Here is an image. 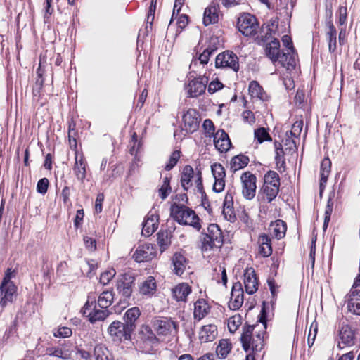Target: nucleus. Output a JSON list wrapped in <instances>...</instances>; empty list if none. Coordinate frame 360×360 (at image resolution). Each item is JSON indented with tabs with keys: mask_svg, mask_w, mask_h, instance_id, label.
<instances>
[{
	"mask_svg": "<svg viewBox=\"0 0 360 360\" xmlns=\"http://www.w3.org/2000/svg\"><path fill=\"white\" fill-rule=\"evenodd\" d=\"M248 91L250 95L252 98H259L262 101H264L266 98V95L263 88L257 81H252L250 82Z\"/></svg>",
	"mask_w": 360,
	"mask_h": 360,
	"instance_id": "4c0bfd02",
	"label": "nucleus"
},
{
	"mask_svg": "<svg viewBox=\"0 0 360 360\" xmlns=\"http://www.w3.org/2000/svg\"><path fill=\"white\" fill-rule=\"evenodd\" d=\"M217 242L213 241L212 238L207 236L205 234L202 239V251H207L213 248H217Z\"/></svg>",
	"mask_w": 360,
	"mask_h": 360,
	"instance_id": "4d7b16f0",
	"label": "nucleus"
},
{
	"mask_svg": "<svg viewBox=\"0 0 360 360\" xmlns=\"http://www.w3.org/2000/svg\"><path fill=\"white\" fill-rule=\"evenodd\" d=\"M250 162L248 156L239 154L232 158L230 162V167L232 172H235L246 167Z\"/></svg>",
	"mask_w": 360,
	"mask_h": 360,
	"instance_id": "473e14b6",
	"label": "nucleus"
},
{
	"mask_svg": "<svg viewBox=\"0 0 360 360\" xmlns=\"http://www.w3.org/2000/svg\"><path fill=\"white\" fill-rule=\"evenodd\" d=\"M191 291V287L186 283H179L172 290L173 298L178 302H186Z\"/></svg>",
	"mask_w": 360,
	"mask_h": 360,
	"instance_id": "b1692460",
	"label": "nucleus"
},
{
	"mask_svg": "<svg viewBox=\"0 0 360 360\" xmlns=\"http://www.w3.org/2000/svg\"><path fill=\"white\" fill-rule=\"evenodd\" d=\"M211 170L214 179H224L226 176L225 169L220 163H214Z\"/></svg>",
	"mask_w": 360,
	"mask_h": 360,
	"instance_id": "09e8293b",
	"label": "nucleus"
},
{
	"mask_svg": "<svg viewBox=\"0 0 360 360\" xmlns=\"http://www.w3.org/2000/svg\"><path fill=\"white\" fill-rule=\"evenodd\" d=\"M207 236H209L212 239L213 241L217 242V248H219L222 245L223 243V236L222 232L220 230L218 225L215 224H210L207 227V233H205Z\"/></svg>",
	"mask_w": 360,
	"mask_h": 360,
	"instance_id": "2f4dec72",
	"label": "nucleus"
},
{
	"mask_svg": "<svg viewBox=\"0 0 360 360\" xmlns=\"http://www.w3.org/2000/svg\"><path fill=\"white\" fill-rule=\"evenodd\" d=\"M339 338L338 347L340 349L352 346L354 344L355 339L354 330L348 325L342 326L339 330Z\"/></svg>",
	"mask_w": 360,
	"mask_h": 360,
	"instance_id": "ddd939ff",
	"label": "nucleus"
},
{
	"mask_svg": "<svg viewBox=\"0 0 360 360\" xmlns=\"http://www.w3.org/2000/svg\"><path fill=\"white\" fill-rule=\"evenodd\" d=\"M72 329L66 326H60L53 330V335L56 338H66L72 335Z\"/></svg>",
	"mask_w": 360,
	"mask_h": 360,
	"instance_id": "49530a36",
	"label": "nucleus"
},
{
	"mask_svg": "<svg viewBox=\"0 0 360 360\" xmlns=\"http://www.w3.org/2000/svg\"><path fill=\"white\" fill-rule=\"evenodd\" d=\"M116 271L114 269H110L101 274L100 282L103 285H107L114 278Z\"/></svg>",
	"mask_w": 360,
	"mask_h": 360,
	"instance_id": "603ef678",
	"label": "nucleus"
},
{
	"mask_svg": "<svg viewBox=\"0 0 360 360\" xmlns=\"http://www.w3.org/2000/svg\"><path fill=\"white\" fill-rule=\"evenodd\" d=\"M15 270H12L10 268L7 269L1 283H13V282L11 281V278L15 277Z\"/></svg>",
	"mask_w": 360,
	"mask_h": 360,
	"instance_id": "338daca9",
	"label": "nucleus"
},
{
	"mask_svg": "<svg viewBox=\"0 0 360 360\" xmlns=\"http://www.w3.org/2000/svg\"><path fill=\"white\" fill-rule=\"evenodd\" d=\"M170 179L169 177H165L163 183L159 189V195L162 200H165L169 193L171 192V187L169 185Z\"/></svg>",
	"mask_w": 360,
	"mask_h": 360,
	"instance_id": "8fccbe9b",
	"label": "nucleus"
},
{
	"mask_svg": "<svg viewBox=\"0 0 360 360\" xmlns=\"http://www.w3.org/2000/svg\"><path fill=\"white\" fill-rule=\"evenodd\" d=\"M278 59L276 63L285 68L287 70H292L296 65L295 52L292 53L290 51L282 52Z\"/></svg>",
	"mask_w": 360,
	"mask_h": 360,
	"instance_id": "a878e982",
	"label": "nucleus"
},
{
	"mask_svg": "<svg viewBox=\"0 0 360 360\" xmlns=\"http://www.w3.org/2000/svg\"><path fill=\"white\" fill-rule=\"evenodd\" d=\"M225 180L224 179H214V184L213 185V191L216 193H220L224 189Z\"/></svg>",
	"mask_w": 360,
	"mask_h": 360,
	"instance_id": "e2e57ef3",
	"label": "nucleus"
},
{
	"mask_svg": "<svg viewBox=\"0 0 360 360\" xmlns=\"http://www.w3.org/2000/svg\"><path fill=\"white\" fill-rule=\"evenodd\" d=\"M210 311V307L208 303L205 300H198L194 304V319L200 321L205 317Z\"/></svg>",
	"mask_w": 360,
	"mask_h": 360,
	"instance_id": "bb28decb",
	"label": "nucleus"
},
{
	"mask_svg": "<svg viewBox=\"0 0 360 360\" xmlns=\"http://www.w3.org/2000/svg\"><path fill=\"white\" fill-rule=\"evenodd\" d=\"M218 335L217 328L214 324L203 326L199 332V340L201 342H212Z\"/></svg>",
	"mask_w": 360,
	"mask_h": 360,
	"instance_id": "5701e85b",
	"label": "nucleus"
},
{
	"mask_svg": "<svg viewBox=\"0 0 360 360\" xmlns=\"http://www.w3.org/2000/svg\"><path fill=\"white\" fill-rule=\"evenodd\" d=\"M274 145L276 150L275 160L277 168L280 172H284L285 170V162L283 158L284 153L282 145L278 142H275Z\"/></svg>",
	"mask_w": 360,
	"mask_h": 360,
	"instance_id": "ea45409f",
	"label": "nucleus"
},
{
	"mask_svg": "<svg viewBox=\"0 0 360 360\" xmlns=\"http://www.w3.org/2000/svg\"><path fill=\"white\" fill-rule=\"evenodd\" d=\"M133 331L131 324H127L120 321H114L108 328V333L111 339L117 342L131 340Z\"/></svg>",
	"mask_w": 360,
	"mask_h": 360,
	"instance_id": "7ed1b4c3",
	"label": "nucleus"
},
{
	"mask_svg": "<svg viewBox=\"0 0 360 360\" xmlns=\"http://www.w3.org/2000/svg\"><path fill=\"white\" fill-rule=\"evenodd\" d=\"M243 119L245 122L252 124L255 122V117L253 112L250 110H245L242 114Z\"/></svg>",
	"mask_w": 360,
	"mask_h": 360,
	"instance_id": "774afa93",
	"label": "nucleus"
},
{
	"mask_svg": "<svg viewBox=\"0 0 360 360\" xmlns=\"http://www.w3.org/2000/svg\"><path fill=\"white\" fill-rule=\"evenodd\" d=\"M303 128V120L302 119L296 120L290 131L291 137L299 138Z\"/></svg>",
	"mask_w": 360,
	"mask_h": 360,
	"instance_id": "3c124183",
	"label": "nucleus"
},
{
	"mask_svg": "<svg viewBox=\"0 0 360 360\" xmlns=\"http://www.w3.org/2000/svg\"><path fill=\"white\" fill-rule=\"evenodd\" d=\"M202 78H194L191 80L188 84L187 90L190 96L197 97L205 92L206 89L205 83Z\"/></svg>",
	"mask_w": 360,
	"mask_h": 360,
	"instance_id": "aec40b11",
	"label": "nucleus"
},
{
	"mask_svg": "<svg viewBox=\"0 0 360 360\" xmlns=\"http://www.w3.org/2000/svg\"><path fill=\"white\" fill-rule=\"evenodd\" d=\"M269 186L280 187V177L277 172L274 171H269L264 176V185Z\"/></svg>",
	"mask_w": 360,
	"mask_h": 360,
	"instance_id": "a19ab883",
	"label": "nucleus"
},
{
	"mask_svg": "<svg viewBox=\"0 0 360 360\" xmlns=\"http://www.w3.org/2000/svg\"><path fill=\"white\" fill-rule=\"evenodd\" d=\"M180 157L181 152L179 150L174 151L169 158V162L165 167V170H171L176 165Z\"/></svg>",
	"mask_w": 360,
	"mask_h": 360,
	"instance_id": "864d4df0",
	"label": "nucleus"
},
{
	"mask_svg": "<svg viewBox=\"0 0 360 360\" xmlns=\"http://www.w3.org/2000/svg\"><path fill=\"white\" fill-rule=\"evenodd\" d=\"M222 214L224 218L231 222L236 220V214L233 208H223Z\"/></svg>",
	"mask_w": 360,
	"mask_h": 360,
	"instance_id": "680f3d73",
	"label": "nucleus"
},
{
	"mask_svg": "<svg viewBox=\"0 0 360 360\" xmlns=\"http://www.w3.org/2000/svg\"><path fill=\"white\" fill-rule=\"evenodd\" d=\"M153 328L159 335H174L179 329L178 323L171 318H162L153 322Z\"/></svg>",
	"mask_w": 360,
	"mask_h": 360,
	"instance_id": "6e6552de",
	"label": "nucleus"
},
{
	"mask_svg": "<svg viewBox=\"0 0 360 360\" xmlns=\"http://www.w3.org/2000/svg\"><path fill=\"white\" fill-rule=\"evenodd\" d=\"M255 139L258 143H262L264 141H271V138L267 130L264 127H260L255 130Z\"/></svg>",
	"mask_w": 360,
	"mask_h": 360,
	"instance_id": "a18cd8bd",
	"label": "nucleus"
},
{
	"mask_svg": "<svg viewBox=\"0 0 360 360\" xmlns=\"http://www.w3.org/2000/svg\"><path fill=\"white\" fill-rule=\"evenodd\" d=\"M202 127L205 132V136L207 137L214 136L215 133V128L213 122L210 119H206L202 124Z\"/></svg>",
	"mask_w": 360,
	"mask_h": 360,
	"instance_id": "5fc2aeb1",
	"label": "nucleus"
},
{
	"mask_svg": "<svg viewBox=\"0 0 360 360\" xmlns=\"http://www.w3.org/2000/svg\"><path fill=\"white\" fill-rule=\"evenodd\" d=\"M170 214L179 224L191 226L198 231L201 229L198 216L193 210L184 205L173 204L170 208Z\"/></svg>",
	"mask_w": 360,
	"mask_h": 360,
	"instance_id": "f03ea898",
	"label": "nucleus"
},
{
	"mask_svg": "<svg viewBox=\"0 0 360 360\" xmlns=\"http://www.w3.org/2000/svg\"><path fill=\"white\" fill-rule=\"evenodd\" d=\"M232 349V345L229 340L222 339L219 342L216 348V354L219 359L226 358Z\"/></svg>",
	"mask_w": 360,
	"mask_h": 360,
	"instance_id": "c9c22d12",
	"label": "nucleus"
},
{
	"mask_svg": "<svg viewBox=\"0 0 360 360\" xmlns=\"http://www.w3.org/2000/svg\"><path fill=\"white\" fill-rule=\"evenodd\" d=\"M223 84L219 81H212L208 86V92L210 94H214L217 91L222 89Z\"/></svg>",
	"mask_w": 360,
	"mask_h": 360,
	"instance_id": "69168bd1",
	"label": "nucleus"
},
{
	"mask_svg": "<svg viewBox=\"0 0 360 360\" xmlns=\"http://www.w3.org/2000/svg\"><path fill=\"white\" fill-rule=\"evenodd\" d=\"M193 183L195 184L198 191L202 193L203 186L201 172L198 171L195 172L191 166L186 165L184 167L181 176V186L185 191H188L193 186Z\"/></svg>",
	"mask_w": 360,
	"mask_h": 360,
	"instance_id": "20e7f679",
	"label": "nucleus"
},
{
	"mask_svg": "<svg viewBox=\"0 0 360 360\" xmlns=\"http://www.w3.org/2000/svg\"><path fill=\"white\" fill-rule=\"evenodd\" d=\"M155 256V248L149 243L139 245L133 255L134 260L137 262L151 260Z\"/></svg>",
	"mask_w": 360,
	"mask_h": 360,
	"instance_id": "f8f14e48",
	"label": "nucleus"
},
{
	"mask_svg": "<svg viewBox=\"0 0 360 360\" xmlns=\"http://www.w3.org/2000/svg\"><path fill=\"white\" fill-rule=\"evenodd\" d=\"M86 162L83 155H79L77 153L75 155V162L72 168L73 173L77 179L83 182L86 178Z\"/></svg>",
	"mask_w": 360,
	"mask_h": 360,
	"instance_id": "412c9836",
	"label": "nucleus"
},
{
	"mask_svg": "<svg viewBox=\"0 0 360 360\" xmlns=\"http://www.w3.org/2000/svg\"><path fill=\"white\" fill-rule=\"evenodd\" d=\"M214 144L215 148L220 152H227L231 143L228 134L224 130H218L214 136Z\"/></svg>",
	"mask_w": 360,
	"mask_h": 360,
	"instance_id": "f3484780",
	"label": "nucleus"
},
{
	"mask_svg": "<svg viewBox=\"0 0 360 360\" xmlns=\"http://www.w3.org/2000/svg\"><path fill=\"white\" fill-rule=\"evenodd\" d=\"M173 271L175 274L181 276L184 274L187 266V260L181 253L176 252L172 257Z\"/></svg>",
	"mask_w": 360,
	"mask_h": 360,
	"instance_id": "cd10ccee",
	"label": "nucleus"
},
{
	"mask_svg": "<svg viewBox=\"0 0 360 360\" xmlns=\"http://www.w3.org/2000/svg\"><path fill=\"white\" fill-rule=\"evenodd\" d=\"M338 23L340 26L345 25L347 18V8L346 6H340L337 12Z\"/></svg>",
	"mask_w": 360,
	"mask_h": 360,
	"instance_id": "6e6d98bb",
	"label": "nucleus"
},
{
	"mask_svg": "<svg viewBox=\"0 0 360 360\" xmlns=\"http://www.w3.org/2000/svg\"><path fill=\"white\" fill-rule=\"evenodd\" d=\"M84 316L89 318L91 323L103 321L109 316L108 310L97 309L95 296H89L86 302L82 309Z\"/></svg>",
	"mask_w": 360,
	"mask_h": 360,
	"instance_id": "39448f33",
	"label": "nucleus"
},
{
	"mask_svg": "<svg viewBox=\"0 0 360 360\" xmlns=\"http://www.w3.org/2000/svg\"><path fill=\"white\" fill-rule=\"evenodd\" d=\"M259 253L264 257H269L272 253L271 240L266 234L260 235L258 238Z\"/></svg>",
	"mask_w": 360,
	"mask_h": 360,
	"instance_id": "c756f323",
	"label": "nucleus"
},
{
	"mask_svg": "<svg viewBox=\"0 0 360 360\" xmlns=\"http://www.w3.org/2000/svg\"><path fill=\"white\" fill-rule=\"evenodd\" d=\"M219 10V6L215 4H210L205 9L203 15V24L205 26L214 24L218 22Z\"/></svg>",
	"mask_w": 360,
	"mask_h": 360,
	"instance_id": "4be33fe9",
	"label": "nucleus"
},
{
	"mask_svg": "<svg viewBox=\"0 0 360 360\" xmlns=\"http://www.w3.org/2000/svg\"><path fill=\"white\" fill-rule=\"evenodd\" d=\"M347 309L356 315H360V290L351 289L347 295Z\"/></svg>",
	"mask_w": 360,
	"mask_h": 360,
	"instance_id": "a211bd4d",
	"label": "nucleus"
},
{
	"mask_svg": "<svg viewBox=\"0 0 360 360\" xmlns=\"http://www.w3.org/2000/svg\"><path fill=\"white\" fill-rule=\"evenodd\" d=\"M215 67L217 68H227L238 72L239 70L238 58L232 51H224L216 57Z\"/></svg>",
	"mask_w": 360,
	"mask_h": 360,
	"instance_id": "0eeeda50",
	"label": "nucleus"
},
{
	"mask_svg": "<svg viewBox=\"0 0 360 360\" xmlns=\"http://www.w3.org/2000/svg\"><path fill=\"white\" fill-rule=\"evenodd\" d=\"M266 328V323L243 326L240 341L246 352L258 353L262 351L264 346Z\"/></svg>",
	"mask_w": 360,
	"mask_h": 360,
	"instance_id": "f257e3e1",
	"label": "nucleus"
},
{
	"mask_svg": "<svg viewBox=\"0 0 360 360\" xmlns=\"http://www.w3.org/2000/svg\"><path fill=\"white\" fill-rule=\"evenodd\" d=\"M158 244L161 252H164L171 244L172 233L168 230H160L158 233Z\"/></svg>",
	"mask_w": 360,
	"mask_h": 360,
	"instance_id": "f704fd0d",
	"label": "nucleus"
},
{
	"mask_svg": "<svg viewBox=\"0 0 360 360\" xmlns=\"http://www.w3.org/2000/svg\"><path fill=\"white\" fill-rule=\"evenodd\" d=\"M328 30L326 36L328 43V49L331 53L335 52L337 44V31L331 21L327 23Z\"/></svg>",
	"mask_w": 360,
	"mask_h": 360,
	"instance_id": "7c9ffc66",
	"label": "nucleus"
},
{
	"mask_svg": "<svg viewBox=\"0 0 360 360\" xmlns=\"http://www.w3.org/2000/svg\"><path fill=\"white\" fill-rule=\"evenodd\" d=\"M270 229L277 239H281L285 235L287 226L285 221L278 219L271 224Z\"/></svg>",
	"mask_w": 360,
	"mask_h": 360,
	"instance_id": "e433bc0d",
	"label": "nucleus"
},
{
	"mask_svg": "<svg viewBox=\"0 0 360 360\" xmlns=\"http://www.w3.org/2000/svg\"><path fill=\"white\" fill-rule=\"evenodd\" d=\"M237 26L245 36L255 35L259 28L255 17L250 13H243L238 18Z\"/></svg>",
	"mask_w": 360,
	"mask_h": 360,
	"instance_id": "423d86ee",
	"label": "nucleus"
},
{
	"mask_svg": "<svg viewBox=\"0 0 360 360\" xmlns=\"http://www.w3.org/2000/svg\"><path fill=\"white\" fill-rule=\"evenodd\" d=\"M262 192L265 195L268 202H271L277 196L279 188L276 186H263Z\"/></svg>",
	"mask_w": 360,
	"mask_h": 360,
	"instance_id": "c03bdc74",
	"label": "nucleus"
},
{
	"mask_svg": "<svg viewBox=\"0 0 360 360\" xmlns=\"http://www.w3.org/2000/svg\"><path fill=\"white\" fill-rule=\"evenodd\" d=\"M96 360H113L112 354L103 345H97L94 349Z\"/></svg>",
	"mask_w": 360,
	"mask_h": 360,
	"instance_id": "58836bf2",
	"label": "nucleus"
},
{
	"mask_svg": "<svg viewBox=\"0 0 360 360\" xmlns=\"http://www.w3.org/2000/svg\"><path fill=\"white\" fill-rule=\"evenodd\" d=\"M139 316L140 311L138 307H134L128 309L124 314V319H126V323L131 324L132 326V329L134 330V322L139 317Z\"/></svg>",
	"mask_w": 360,
	"mask_h": 360,
	"instance_id": "37998d69",
	"label": "nucleus"
},
{
	"mask_svg": "<svg viewBox=\"0 0 360 360\" xmlns=\"http://www.w3.org/2000/svg\"><path fill=\"white\" fill-rule=\"evenodd\" d=\"M333 202L331 199L328 200L327 206L325 210V219L323 223V229H326L328 226V222L330 219V215L333 212Z\"/></svg>",
	"mask_w": 360,
	"mask_h": 360,
	"instance_id": "13d9d810",
	"label": "nucleus"
},
{
	"mask_svg": "<svg viewBox=\"0 0 360 360\" xmlns=\"http://www.w3.org/2000/svg\"><path fill=\"white\" fill-rule=\"evenodd\" d=\"M243 290L240 282L233 284L231 293L229 307L232 310L238 309L243 303Z\"/></svg>",
	"mask_w": 360,
	"mask_h": 360,
	"instance_id": "4468645a",
	"label": "nucleus"
},
{
	"mask_svg": "<svg viewBox=\"0 0 360 360\" xmlns=\"http://www.w3.org/2000/svg\"><path fill=\"white\" fill-rule=\"evenodd\" d=\"M158 221L159 216L155 213L150 212L143 223L142 235L146 237L152 235L158 227Z\"/></svg>",
	"mask_w": 360,
	"mask_h": 360,
	"instance_id": "dca6fc26",
	"label": "nucleus"
},
{
	"mask_svg": "<svg viewBox=\"0 0 360 360\" xmlns=\"http://www.w3.org/2000/svg\"><path fill=\"white\" fill-rule=\"evenodd\" d=\"M215 49L208 47L199 56V60L201 64H207L209 61L210 56L214 52Z\"/></svg>",
	"mask_w": 360,
	"mask_h": 360,
	"instance_id": "bf43d9fd",
	"label": "nucleus"
},
{
	"mask_svg": "<svg viewBox=\"0 0 360 360\" xmlns=\"http://www.w3.org/2000/svg\"><path fill=\"white\" fill-rule=\"evenodd\" d=\"M331 162L329 158H324L321 164V179H320V190L322 191L325 187V184L328 181V177L330 172Z\"/></svg>",
	"mask_w": 360,
	"mask_h": 360,
	"instance_id": "72a5a7b5",
	"label": "nucleus"
},
{
	"mask_svg": "<svg viewBox=\"0 0 360 360\" xmlns=\"http://www.w3.org/2000/svg\"><path fill=\"white\" fill-rule=\"evenodd\" d=\"M157 289V284L154 277L148 276L143 281L139 287L140 292L144 295H152Z\"/></svg>",
	"mask_w": 360,
	"mask_h": 360,
	"instance_id": "c85d7f7f",
	"label": "nucleus"
},
{
	"mask_svg": "<svg viewBox=\"0 0 360 360\" xmlns=\"http://www.w3.org/2000/svg\"><path fill=\"white\" fill-rule=\"evenodd\" d=\"M49 186V180L46 178L41 179L37 185V190L39 193L44 194L46 193Z\"/></svg>",
	"mask_w": 360,
	"mask_h": 360,
	"instance_id": "052dcab7",
	"label": "nucleus"
},
{
	"mask_svg": "<svg viewBox=\"0 0 360 360\" xmlns=\"http://www.w3.org/2000/svg\"><path fill=\"white\" fill-rule=\"evenodd\" d=\"M183 122L186 131L193 132L199 127V117L197 110L188 109L183 115Z\"/></svg>",
	"mask_w": 360,
	"mask_h": 360,
	"instance_id": "2eb2a0df",
	"label": "nucleus"
},
{
	"mask_svg": "<svg viewBox=\"0 0 360 360\" xmlns=\"http://www.w3.org/2000/svg\"><path fill=\"white\" fill-rule=\"evenodd\" d=\"M223 208H233V197L229 191L225 195Z\"/></svg>",
	"mask_w": 360,
	"mask_h": 360,
	"instance_id": "0e129e2a",
	"label": "nucleus"
},
{
	"mask_svg": "<svg viewBox=\"0 0 360 360\" xmlns=\"http://www.w3.org/2000/svg\"><path fill=\"white\" fill-rule=\"evenodd\" d=\"M241 324V316L238 314L230 317L228 320V328L231 333L237 330Z\"/></svg>",
	"mask_w": 360,
	"mask_h": 360,
	"instance_id": "de8ad7c7",
	"label": "nucleus"
},
{
	"mask_svg": "<svg viewBox=\"0 0 360 360\" xmlns=\"http://www.w3.org/2000/svg\"><path fill=\"white\" fill-rule=\"evenodd\" d=\"M266 54L268 58L272 61L274 64H276L280 56V42L277 39H274L269 43L266 45L265 49Z\"/></svg>",
	"mask_w": 360,
	"mask_h": 360,
	"instance_id": "393cba45",
	"label": "nucleus"
},
{
	"mask_svg": "<svg viewBox=\"0 0 360 360\" xmlns=\"http://www.w3.org/2000/svg\"><path fill=\"white\" fill-rule=\"evenodd\" d=\"M135 278L130 274H124L121 275L117 281V290L119 294L124 297V300L131 297L133 287L134 285Z\"/></svg>",
	"mask_w": 360,
	"mask_h": 360,
	"instance_id": "9d476101",
	"label": "nucleus"
},
{
	"mask_svg": "<svg viewBox=\"0 0 360 360\" xmlns=\"http://www.w3.org/2000/svg\"><path fill=\"white\" fill-rule=\"evenodd\" d=\"M113 301V293L112 291H104L98 298V305L102 309H107Z\"/></svg>",
	"mask_w": 360,
	"mask_h": 360,
	"instance_id": "79ce46f5",
	"label": "nucleus"
},
{
	"mask_svg": "<svg viewBox=\"0 0 360 360\" xmlns=\"http://www.w3.org/2000/svg\"><path fill=\"white\" fill-rule=\"evenodd\" d=\"M17 297V287L14 283H1L0 305L4 308L8 304L14 302Z\"/></svg>",
	"mask_w": 360,
	"mask_h": 360,
	"instance_id": "9b49d317",
	"label": "nucleus"
},
{
	"mask_svg": "<svg viewBox=\"0 0 360 360\" xmlns=\"http://www.w3.org/2000/svg\"><path fill=\"white\" fill-rule=\"evenodd\" d=\"M241 193L247 200H252L256 194L257 178L250 172H245L240 176Z\"/></svg>",
	"mask_w": 360,
	"mask_h": 360,
	"instance_id": "1a4fd4ad",
	"label": "nucleus"
},
{
	"mask_svg": "<svg viewBox=\"0 0 360 360\" xmlns=\"http://www.w3.org/2000/svg\"><path fill=\"white\" fill-rule=\"evenodd\" d=\"M244 284L248 294L252 295L257 290L258 282L253 269H248L244 274Z\"/></svg>",
	"mask_w": 360,
	"mask_h": 360,
	"instance_id": "6ab92c4d",
	"label": "nucleus"
}]
</instances>
